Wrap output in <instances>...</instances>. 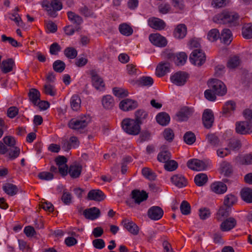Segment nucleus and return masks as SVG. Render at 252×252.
Here are the masks:
<instances>
[{
	"label": "nucleus",
	"mask_w": 252,
	"mask_h": 252,
	"mask_svg": "<svg viewBox=\"0 0 252 252\" xmlns=\"http://www.w3.org/2000/svg\"><path fill=\"white\" fill-rule=\"evenodd\" d=\"M235 130L240 134H250L252 132V124L246 121L237 122L235 124Z\"/></svg>",
	"instance_id": "obj_7"
},
{
	"label": "nucleus",
	"mask_w": 252,
	"mask_h": 252,
	"mask_svg": "<svg viewBox=\"0 0 252 252\" xmlns=\"http://www.w3.org/2000/svg\"><path fill=\"white\" fill-rule=\"evenodd\" d=\"M14 65L15 62L11 58L3 60L1 65L2 72L4 73H7L11 71Z\"/></svg>",
	"instance_id": "obj_28"
},
{
	"label": "nucleus",
	"mask_w": 252,
	"mask_h": 252,
	"mask_svg": "<svg viewBox=\"0 0 252 252\" xmlns=\"http://www.w3.org/2000/svg\"><path fill=\"white\" fill-rule=\"evenodd\" d=\"M122 224L123 226L130 233L136 235L139 233V227L131 220L124 219L122 221Z\"/></svg>",
	"instance_id": "obj_15"
},
{
	"label": "nucleus",
	"mask_w": 252,
	"mask_h": 252,
	"mask_svg": "<svg viewBox=\"0 0 252 252\" xmlns=\"http://www.w3.org/2000/svg\"><path fill=\"white\" fill-rule=\"evenodd\" d=\"M130 83L139 87H150L153 84L154 80L150 76H142L137 80H131Z\"/></svg>",
	"instance_id": "obj_22"
},
{
	"label": "nucleus",
	"mask_w": 252,
	"mask_h": 252,
	"mask_svg": "<svg viewBox=\"0 0 252 252\" xmlns=\"http://www.w3.org/2000/svg\"><path fill=\"white\" fill-rule=\"evenodd\" d=\"M237 198L235 196L232 194H229L225 196L224 201L223 205L230 207L231 208V206L236 202Z\"/></svg>",
	"instance_id": "obj_52"
},
{
	"label": "nucleus",
	"mask_w": 252,
	"mask_h": 252,
	"mask_svg": "<svg viewBox=\"0 0 252 252\" xmlns=\"http://www.w3.org/2000/svg\"><path fill=\"white\" fill-rule=\"evenodd\" d=\"M122 127L125 132L132 135H138L141 130L140 125L136 121L130 118H126L122 122Z\"/></svg>",
	"instance_id": "obj_4"
},
{
	"label": "nucleus",
	"mask_w": 252,
	"mask_h": 252,
	"mask_svg": "<svg viewBox=\"0 0 252 252\" xmlns=\"http://www.w3.org/2000/svg\"><path fill=\"white\" fill-rule=\"evenodd\" d=\"M170 116L166 112H160L156 117L157 122L161 126H166L170 122Z\"/></svg>",
	"instance_id": "obj_32"
},
{
	"label": "nucleus",
	"mask_w": 252,
	"mask_h": 252,
	"mask_svg": "<svg viewBox=\"0 0 252 252\" xmlns=\"http://www.w3.org/2000/svg\"><path fill=\"white\" fill-rule=\"evenodd\" d=\"M184 140L188 145H192L195 142L196 136L192 132L187 131L184 135Z\"/></svg>",
	"instance_id": "obj_45"
},
{
	"label": "nucleus",
	"mask_w": 252,
	"mask_h": 252,
	"mask_svg": "<svg viewBox=\"0 0 252 252\" xmlns=\"http://www.w3.org/2000/svg\"><path fill=\"white\" fill-rule=\"evenodd\" d=\"M239 16L234 12L223 11L213 17L216 23L228 24L230 27L236 26L239 24Z\"/></svg>",
	"instance_id": "obj_1"
},
{
	"label": "nucleus",
	"mask_w": 252,
	"mask_h": 252,
	"mask_svg": "<svg viewBox=\"0 0 252 252\" xmlns=\"http://www.w3.org/2000/svg\"><path fill=\"white\" fill-rule=\"evenodd\" d=\"M149 38L153 45L159 47H164L167 44V41L165 37L159 33L151 34Z\"/></svg>",
	"instance_id": "obj_9"
},
{
	"label": "nucleus",
	"mask_w": 252,
	"mask_h": 252,
	"mask_svg": "<svg viewBox=\"0 0 252 252\" xmlns=\"http://www.w3.org/2000/svg\"><path fill=\"white\" fill-rule=\"evenodd\" d=\"M188 74L183 71H178L170 77L171 82L179 86H183L188 78Z\"/></svg>",
	"instance_id": "obj_8"
},
{
	"label": "nucleus",
	"mask_w": 252,
	"mask_h": 252,
	"mask_svg": "<svg viewBox=\"0 0 252 252\" xmlns=\"http://www.w3.org/2000/svg\"><path fill=\"white\" fill-rule=\"evenodd\" d=\"M241 197L247 203H252V189L245 188L241 191Z\"/></svg>",
	"instance_id": "obj_38"
},
{
	"label": "nucleus",
	"mask_w": 252,
	"mask_h": 252,
	"mask_svg": "<svg viewBox=\"0 0 252 252\" xmlns=\"http://www.w3.org/2000/svg\"><path fill=\"white\" fill-rule=\"evenodd\" d=\"M80 12L85 17H94V13L93 11L89 9L87 6H84L79 9Z\"/></svg>",
	"instance_id": "obj_62"
},
{
	"label": "nucleus",
	"mask_w": 252,
	"mask_h": 252,
	"mask_svg": "<svg viewBox=\"0 0 252 252\" xmlns=\"http://www.w3.org/2000/svg\"><path fill=\"white\" fill-rule=\"evenodd\" d=\"M28 95L30 101L34 105H36L37 101L40 99V94L39 91L36 89H31L28 93Z\"/></svg>",
	"instance_id": "obj_36"
},
{
	"label": "nucleus",
	"mask_w": 252,
	"mask_h": 252,
	"mask_svg": "<svg viewBox=\"0 0 252 252\" xmlns=\"http://www.w3.org/2000/svg\"><path fill=\"white\" fill-rule=\"evenodd\" d=\"M163 215V211L159 206H154L150 208L148 211V217L152 220H158Z\"/></svg>",
	"instance_id": "obj_14"
},
{
	"label": "nucleus",
	"mask_w": 252,
	"mask_h": 252,
	"mask_svg": "<svg viewBox=\"0 0 252 252\" xmlns=\"http://www.w3.org/2000/svg\"><path fill=\"white\" fill-rule=\"evenodd\" d=\"M65 56L70 59H75L77 56V51L73 47H67L64 50Z\"/></svg>",
	"instance_id": "obj_53"
},
{
	"label": "nucleus",
	"mask_w": 252,
	"mask_h": 252,
	"mask_svg": "<svg viewBox=\"0 0 252 252\" xmlns=\"http://www.w3.org/2000/svg\"><path fill=\"white\" fill-rule=\"evenodd\" d=\"M67 16L68 19L74 24L79 25L83 22L82 17L79 15L76 14L74 12L68 11L67 12Z\"/></svg>",
	"instance_id": "obj_40"
},
{
	"label": "nucleus",
	"mask_w": 252,
	"mask_h": 252,
	"mask_svg": "<svg viewBox=\"0 0 252 252\" xmlns=\"http://www.w3.org/2000/svg\"><path fill=\"white\" fill-rule=\"evenodd\" d=\"M236 103L229 100L225 103L223 106L222 114L226 117L229 116L235 110Z\"/></svg>",
	"instance_id": "obj_27"
},
{
	"label": "nucleus",
	"mask_w": 252,
	"mask_h": 252,
	"mask_svg": "<svg viewBox=\"0 0 252 252\" xmlns=\"http://www.w3.org/2000/svg\"><path fill=\"white\" fill-rule=\"evenodd\" d=\"M89 122V117L84 115L71 119L68 126L70 128L81 133L86 131Z\"/></svg>",
	"instance_id": "obj_2"
},
{
	"label": "nucleus",
	"mask_w": 252,
	"mask_h": 252,
	"mask_svg": "<svg viewBox=\"0 0 252 252\" xmlns=\"http://www.w3.org/2000/svg\"><path fill=\"white\" fill-rule=\"evenodd\" d=\"M43 92L46 94L54 96L56 94L55 87L50 84L47 83L44 85Z\"/></svg>",
	"instance_id": "obj_56"
},
{
	"label": "nucleus",
	"mask_w": 252,
	"mask_h": 252,
	"mask_svg": "<svg viewBox=\"0 0 252 252\" xmlns=\"http://www.w3.org/2000/svg\"><path fill=\"white\" fill-rule=\"evenodd\" d=\"M231 211V208L223 205L220 208L217 213L216 218L218 221H222L223 220L227 219Z\"/></svg>",
	"instance_id": "obj_20"
},
{
	"label": "nucleus",
	"mask_w": 252,
	"mask_h": 252,
	"mask_svg": "<svg viewBox=\"0 0 252 252\" xmlns=\"http://www.w3.org/2000/svg\"><path fill=\"white\" fill-rule=\"evenodd\" d=\"M147 116L148 114L146 111L143 110H138L135 112V119L134 120L136 121L140 125Z\"/></svg>",
	"instance_id": "obj_47"
},
{
	"label": "nucleus",
	"mask_w": 252,
	"mask_h": 252,
	"mask_svg": "<svg viewBox=\"0 0 252 252\" xmlns=\"http://www.w3.org/2000/svg\"><path fill=\"white\" fill-rule=\"evenodd\" d=\"M131 197L134 199L135 203L140 204L142 202L146 200L148 197L146 191L135 189L131 192Z\"/></svg>",
	"instance_id": "obj_19"
},
{
	"label": "nucleus",
	"mask_w": 252,
	"mask_h": 252,
	"mask_svg": "<svg viewBox=\"0 0 252 252\" xmlns=\"http://www.w3.org/2000/svg\"><path fill=\"white\" fill-rule=\"evenodd\" d=\"M240 63V60L239 57L234 56L230 57L229 59L227 66L230 69H233L237 67Z\"/></svg>",
	"instance_id": "obj_46"
},
{
	"label": "nucleus",
	"mask_w": 252,
	"mask_h": 252,
	"mask_svg": "<svg viewBox=\"0 0 252 252\" xmlns=\"http://www.w3.org/2000/svg\"><path fill=\"white\" fill-rule=\"evenodd\" d=\"M113 92L114 94L118 97L123 98L126 96L128 94V92L126 90L118 87L114 88Z\"/></svg>",
	"instance_id": "obj_58"
},
{
	"label": "nucleus",
	"mask_w": 252,
	"mask_h": 252,
	"mask_svg": "<svg viewBox=\"0 0 252 252\" xmlns=\"http://www.w3.org/2000/svg\"><path fill=\"white\" fill-rule=\"evenodd\" d=\"M79 145V141L76 136H71L70 137L68 141L64 143V147L66 146L67 149H70L72 148H76Z\"/></svg>",
	"instance_id": "obj_43"
},
{
	"label": "nucleus",
	"mask_w": 252,
	"mask_h": 252,
	"mask_svg": "<svg viewBox=\"0 0 252 252\" xmlns=\"http://www.w3.org/2000/svg\"><path fill=\"white\" fill-rule=\"evenodd\" d=\"M119 30L121 34L126 36H129L133 33L131 27L125 23L120 25Z\"/></svg>",
	"instance_id": "obj_41"
},
{
	"label": "nucleus",
	"mask_w": 252,
	"mask_h": 252,
	"mask_svg": "<svg viewBox=\"0 0 252 252\" xmlns=\"http://www.w3.org/2000/svg\"><path fill=\"white\" fill-rule=\"evenodd\" d=\"M164 167L167 171H173L177 168L178 163L174 160L169 159V160L164 163Z\"/></svg>",
	"instance_id": "obj_54"
},
{
	"label": "nucleus",
	"mask_w": 252,
	"mask_h": 252,
	"mask_svg": "<svg viewBox=\"0 0 252 252\" xmlns=\"http://www.w3.org/2000/svg\"><path fill=\"white\" fill-rule=\"evenodd\" d=\"M70 106L73 110L77 111L80 109L81 100L78 95H73L70 99Z\"/></svg>",
	"instance_id": "obj_37"
},
{
	"label": "nucleus",
	"mask_w": 252,
	"mask_h": 252,
	"mask_svg": "<svg viewBox=\"0 0 252 252\" xmlns=\"http://www.w3.org/2000/svg\"><path fill=\"white\" fill-rule=\"evenodd\" d=\"M208 142L213 147H216L219 145L220 140L218 137L213 134H208L206 136Z\"/></svg>",
	"instance_id": "obj_49"
},
{
	"label": "nucleus",
	"mask_w": 252,
	"mask_h": 252,
	"mask_svg": "<svg viewBox=\"0 0 252 252\" xmlns=\"http://www.w3.org/2000/svg\"><path fill=\"white\" fill-rule=\"evenodd\" d=\"M103 107L106 109L112 108L115 104V101L113 97L110 95L104 96L101 100Z\"/></svg>",
	"instance_id": "obj_34"
},
{
	"label": "nucleus",
	"mask_w": 252,
	"mask_h": 252,
	"mask_svg": "<svg viewBox=\"0 0 252 252\" xmlns=\"http://www.w3.org/2000/svg\"><path fill=\"white\" fill-rule=\"evenodd\" d=\"M243 36L246 39L252 38V24L251 23L246 24L242 28Z\"/></svg>",
	"instance_id": "obj_42"
},
{
	"label": "nucleus",
	"mask_w": 252,
	"mask_h": 252,
	"mask_svg": "<svg viewBox=\"0 0 252 252\" xmlns=\"http://www.w3.org/2000/svg\"><path fill=\"white\" fill-rule=\"evenodd\" d=\"M188 167L193 170L201 171L205 170L207 165L205 162L198 159H192L187 162Z\"/></svg>",
	"instance_id": "obj_12"
},
{
	"label": "nucleus",
	"mask_w": 252,
	"mask_h": 252,
	"mask_svg": "<svg viewBox=\"0 0 252 252\" xmlns=\"http://www.w3.org/2000/svg\"><path fill=\"white\" fill-rule=\"evenodd\" d=\"M237 224L236 220L232 217L223 220L220 225V229L223 232L229 231L235 227Z\"/></svg>",
	"instance_id": "obj_16"
},
{
	"label": "nucleus",
	"mask_w": 252,
	"mask_h": 252,
	"mask_svg": "<svg viewBox=\"0 0 252 252\" xmlns=\"http://www.w3.org/2000/svg\"><path fill=\"white\" fill-rule=\"evenodd\" d=\"M189 60L192 64L200 66L205 63L206 56L202 50L196 49L191 52Z\"/></svg>",
	"instance_id": "obj_6"
},
{
	"label": "nucleus",
	"mask_w": 252,
	"mask_h": 252,
	"mask_svg": "<svg viewBox=\"0 0 252 252\" xmlns=\"http://www.w3.org/2000/svg\"><path fill=\"white\" fill-rule=\"evenodd\" d=\"M188 56L185 52H181L177 55L175 58V62L177 65H182L185 63Z\"/></svg>",
	"instance_id": "obj_51"
},
{
	"label": "nucleus",
	"mask_w": 252,
	"mask_h": 252,
	"mask_svg": "<svg viewBox=\"0 0 252 252\" xmlns=\"http://www.w3.org/2000/svg\"><path fill=\"white\" fill-rule=\"evenodd\" d=\"M208 86L212 89V91L219 96H223L226 94L227 88L225 84L220 80L212 79L209 81Z\"/></svg>",
	"instance_id": "obj_5"
},
{
	"label": "nucleus",
	"mask_w": 252,
	"mask_h": 252,
	"mask_svg": "<svg viewBox=\"0 0 252 252\" xmlns=\"http://www.w3.org/2000/svg\"><path fill=\"white\" fill-rule=\"evenodd\" d=\"M237 160L240 164L244 165H249L252 164V154H249L237 158Z\"/></svg>",
	"instance_id": "obj_44"
},
{
	"label": "nucleus",
	"mask_w": 252,
	"mask_h": 252,
	"mask_svg": "<svg viewBox=\"0 0 252 252\" xmlns=\"http://www.w3.org/2000/svg\"><path fill=\"white\" fill-rule=\"evenodd\" d=\"M241 146L240 141L237 139H231L229 142L228 148L233 151L238 150Z\"/></svg>",
	"instance_id": "obj_60"
},
{
	"label": "nucleus",
	"mask_w": 252,
	"mask_h": 252,
	"mask_svg": "<svg viewBox=\"0 0 252 252\" xmlns=\"http://www.w3.org/2000/svg\"><path fill=\"white\" fill-rule=\"evenodd\" d=\"M180 208L182 214L188 215L190 213V206L187 201H182Z\"/></svg>",
	"instance_id": "obj_59"
},
{
	"label": "nucleus",
	"mask_w": 252,
	"mask_h": 252,
	"mask_svg": "<svg viewBox=\"0 0 252 252\" xmlns=\"http://www.w3.org/2000/svg\"><path fill=\"white\" fill-rule=\"evenodd\" d=\"M143 175L150 180H155L156 178V174L151 169L148 167H144L142 170Z\"/></svg>",
	"instance_id": "obj_48"
},
{
	"label": "nucleus",
	"mask_w": 252,
	"mask_h": 252,
	"mask_svg": "<svg viewBox=\"0 0 252 252\" xmlns=\"http://www.w3.org/2000/svg\"><path fill=\"white\" fill-rule=\"evenodd\" d=\"M2 189L6 193L10 196L15 195L18 191L17 186L10 183L5 184L3 186Z\"/></svg>",
	"instance_id": "obj_35"
},
{
	"label": "nucleus",
	"mask_w": 252,
	"mask_h": 252,
	"mask_svg": "<svg viewBox=\"0 0 252 252\" xmlns=\"http://www.w3.org/2000/svg\"><path fill=\"white\" fill-rule=\"evenodd\" d=\"M211 189L212 191L217 194H223L227 189L226 185L221 182H216L211 184Z\"/></svg>",
	"instance_id": "obj_26"
},
{
	"label": "nucleus",
	"mask_w": 252,
	"mask_h": 252,
	"mask_svg": "<svg viewBox=\"0 0 252 252\" xmlns=\"http://www.w3.org/2000/svg\"><path fill=\"white\" fill-rule=\"evenodd\" d=\"M93 86L97 90H102L105 84L102 78H101L94 70L90 71Z\"/></svg>",
	"instance_id": "obj_13"
},
{
	"label": "nucleus",
	"mask_w": 252,
	"mask_h": 252,
	"mask_svg": "<svg viewBox=\"0 0 252 252\" xmlns=\"http://www.w3.org/2000/svg\"><path fill=\"white\" fill-rule=\"evenodd\" d=\"M217 95L215 93L212 91V89L206 90L204 92L205 97L208 100L213 101L216 100Z\"/></svg>",
	"instance_id": "obj_63"
},
{
	"label": "nucleus",
	"mask_w": 252,
	"mask_h": 252,
	"mask_svg": "<svg viewBox=\"0 0 252 252\" xmlns=\"http://www.w3.org/2000/svg\"><path fill=\"white\" fill-rule=\"evenodd\" d=\"M170 64L167 62L160 63L156 68V74L158 77H162L170 72Z\"/></svg>",
	"instance_id": "obj_24"
},
{
	"label": "nucleus",
	"mask_w": 252,
	"mask_h": 252,
	"mask_svg": "<svg viewBox=\"0 0 252 252\" xmlns=\"http://www.w3.org/2000/svg\"><path fill=\"white\" fill-rule=\"evenodd\" d=\"M162 150L158 153L157 159L160 162L165 163L170 159L171 155L170 152L165 147L161 148Z\"/></svg>",
	"instance_id": "obj_29"
},
{
	"label": "nucleus",
	"mask_w": 252,
	"mask_h": 252,
	"mask_svg": "<svg viewBox=\"0 0 252 252\" xmlns=\"http://www.w3.org/2000/svg\"><path fill=\"white\" fill-rule=\"evenodd\" d=\"M87 198L90 200L101 201L104 199L105 196L99 189H92L88 192Z\"/></svg>",
	"instance_id": "obj_21"
},
{
	"label": "nucleus",
	"mask_w": 252,
	"mask_h": 252,
	"mask_svg": "<svg viewBox=\"0 0 252 252\" xmlns=\"http://www.w3.org/2000/svg\"><path fill=\"white\" fill-rule=\"evenodd\" d=\"M148 24L150 27L157 30H163L165 27V23L163 20L155 17L149 19Z\"/></svg>",
	"instance_id": "obj_25"
},
{
	"label": "nucleus",
	"mask_w": 252,
	"mask_h": 252,
	"mask_svg": "<svg viewBox=\"0 0 252 252\" xmlns=\"http://www.w3.org/2000/svg\"><path fill=\"white\" fill-rule=\"evenodd\" d=\"M137 106L136 101L127 98L123 100L119 104L120 108L124 111L134 109Z\"/></svg>",
	"instance_id": "obj_18"
},
{
	"label": "nucleus",
	"mask_w": 252,
	"mask_h": 252,
	"mask_svg": "<svg viewBox=\"0 0 252 252\" xmlns=\"http://www.w3.org/2000/svg\"><path fill=\"white\" fill-rule=\"evenodd\" d=\"M208 38L211 41H216L220 36L219 30L214 29L210 30L208 33Z\"/></svg>",
	"instance_id": "obj_57"
},
{
	"label": "nucleus",
	"mask_w": 252,
	"mask_h": 252,
	"mask_svg": "<svg viewBox=\"0 0 252 252\" xmlns=\"http://www.w3.org/2000/svg\"><path fill=\"white\" fill-rule=\"evenodd\" d=\"M65 63L61 60H57L53 63V68L54 70L59 73L62 72L65 69Z\"/></svg>",
	"instance_id": "obj_50"
},
{
	"label": "nucleus",
	"mask_w": 252,
	"mask_h": 252,
	"mask_svg": "<svg viewBox=\"0 0 252 252\" xmlns=\"http://www.w3.org/2000/svg\"><path fill=\"white\" fill-rule=\"evenodd\" d=\"M192 113V109L188 107H182L176 115L177 121L179 122L187 121Z\"/></svg>",
	"instance_id": "obj_11"
},
{
	"label": "nucleus",
	"mask_w": 252,
	"mask_h": 252,
	"mask_svg": "<svg viewBox=\"0 0 252 252\" xmlns=\"http://www.w3.org/2000/svg\"><path fill=\"white\" fill-rule=\"evenodd\" d=\"M82 167L79 164L71 165L68 169V173L72 178H78L81 173Z\"/></svg>",
	"instance_id": "obj_31"
},
{
	"label": "nucleus",
	"mask_w": 252,
	"mask_h": 252,
	"mask_svg": "<svg viewBox=\"0 0 252 252\" xmlns=\"http://www.w3.org/2000/svg\"><path fill=\"white\" fill-rule=\"evenodd\" d=\"M221 41L227 45H229L232 40V33L230 30L224 29L220 36Z\"/></svg>",
	"instance_id": "obj_33"
},
{
	"label": "nucleus",
	"mask_w": 252,
	"mask_h": 252,
	"mask_svg": "<svg viewBox=\"0 0 252 252\" xmlns=\"http://www.w3.org/2000/svg\"><path fill=\"white\" fill-rule=\"evenodd\" d=\"M187 34V27L184 24H179L174 32V37L178 39H182Z\"/></svg>",
	"instance_id": "obj_30"
},
{
	"label": "nucleus",
	"mask_w": 252,
	"mask_h": 252,
	"mask_svg": "<svg viewBox=\"0 0 252 252\" xmlns=\"http://www.w3.org/2000/svg\"><path fill=\"white\" fill-rule=\"evenodd\" d=\"M195 184L199 187L204 186L208 181V177L206 174L199 173L194 179Z\"/></svg>",
	"instance_id": "obj_39"
},
{
	"label": "nucleus",
	"mask_w": 252,
	"mask_h": 252,
	"mask_svg": "<svg viewBox=\"0 0 252 252\" xmlns=\"http://www.w3.org/2000/svg\"><path fill=\"white\" fill-rule=\"evenodd\" d=\"M41 4L48 15L53 18L57 16V11L61 10L63 8V4L60 0H52L51 1L44 0Z\"/></svg>",
	"instance_id": "obj_3"
},
{
	"label": "nucleus",
	"mask_w": 252,
	"mask_h": 252,
	"mask_svg": "<svg viewBox=\"0 0 252 252\" xmlns=\"http://www.w3.org/2000/svg\"><path fill=\"white\" fill-rule=\"evenodd\" d=\"M163 135L164 138L169 142L172 141L174 137L173 131L169 128H167L164 130Z\"/></svg>",
	"instance_id": "obj_61"
},
{
	"label": "nucleus",
	"mask_w": 252,
	"mask_h": 252,
	"mask_svg": "<svg viewBox=\"0 0 252 252\" xmlns=\"http://www.w3.org/2000/svg\"><path fill=\"white\" fill-rule=\"evenodd\" d=\"M202 121L204 126L206 128H210L214 123V117L211 109H205L202 115Z\"/></svg>",
	"instance_id": "obj_10"
},
{
	"label": "nucleus",
	"mask_w": 252,
	"mask_h": 252,
	"mask_svg": "<svg viewBox=\"0 0 252 252\" xmlns=\"http://www.w3.org/2000/svg\"><path fill=\"white\" fill-rule=\"evenodd\" d=\"M171 183L178 188H182L188 184L187 179L182 174H175L170 178Z\"/></svg>",
	"instance_id": "obj_17"
},
{
	"label": "nucleus",
	"mask_w": 252,
	"mask_h": 252,
	"mask_svg": "<svg viewBox=\"0 0 252 252\" xmlns=\"http://www.w3.org/2000/svg\"><path fill=\"white\" fill-rule=\"evenodd\" d=\"M221 168L222 172L225 176H228L231 174L232 172V166L229 163L224 161L221 163Z\"/></svg>",
	"instance_id": "obj_55"
},
{
	"label": "nucleus",
	"mask_w": 252,
	"mask_h": 252,
	"mask_svg": "<svg viewBox=\"0 0 252 252\" xmlns=\"http://www.w3.org/2000/svg\"><path fill=\"white\" fill-rule=\"evenodd\" d=\"M83 215L86 218L91 220H94L100 216V212L99 209L94 207L85 210L83 212Z\"/></svg>",
	"instance_id": "obj_23"
},
{
	"label": "nucleus",
	"mask_w": 252,
	"mask_h": 252,
	"mask_svg": "<svg viewBox=\"0 0 252 252\" xmlns=\"http://www.w3.org/2000/svg\"><path fill=\"white\" fill-rule=\"evenodd\" d=\"M243 115L249 123L252 124V109H246L243 112Z\"/></svg>",
	"instance_id": "obj_64"
}]
</instances>
